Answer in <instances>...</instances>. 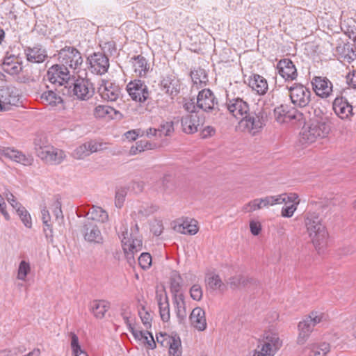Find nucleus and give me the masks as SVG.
Returning <instances> with one entry per match:
<instances>
[{
	"label": "nucleus",
	"instance_id": "1",
	"mask_svg": "<svg viewBox=\"0 0 356 356\" xmlns=\"http://www.w3.org/2000/svg\"><path fill=\"white\" fill-rule=\"evenodd\" d=\"M269 115L270 111L267 108L254 104L251 106V110L239 121V129L255 136L266 125Z\"/></svg>",
	"mask_w": 356,
	"mask_h": 356
},
{
	"label": "nucleus",
	"instance_id": "2",
	"mask_svg": "<svg viewBox=\"0 0 356 356\" xmlns=\"http://www.w3.org/2000/svg\"><path fill=\"white\" fill-rule=\"evenodd\" d=\"M309 237L318 253L323 252L328 243L329 235L318 213H307L304 219Z\"/></svg>",
	"mask_w": 356,
	"mask_h": 356
},
{
	"label": "nucleus",
	"instance_id": "3",
	"mask_svg": "<svg viewBox=\"0 0 356 356\" xmlns=\"http://www.w3.org/2000/svg\"><path fill=\"white\" fill-rule=\"evenodd\" d=\"M282 346V341L278 334L266 332L263 338L259 341L253 354L247 356H274Z\"/></svg>",
	"mask_w": 356,
	"mask_h": 356
},
{
	"label": "nucleus",
	"instance_id": "4",
	"mask_svg": "<svg viewBox=\"0 0 356 356\" xmlns=\"http://www.w3.org/2000/svg\"><path fill=\"white\" fill-rule=\"evenodd\" d=\"M59 63L72 72L77 74L80 72L83 65V58L80 51L72 46H65L58 53Z\"/></svg>",
	"mask_w": 356,
	"mask_h": 356
},
{
	"label": "nucleus",
	"instance_id": "5",
	"mask_svg": "<svg viewBox=\"0 0 356 356\" xmlns=\"http://www.w3.org/2000/svg\"><path fill=\"white\" fill-rule=\"evenodd\" d=\"M330 131V126L327 120H316L300 133V142L312 143L318 138L327 136Z\"/></svg>",
	"mask_w": 356,
	"mask_h": 356
},
{
	"label": "nucleus",
	"instance_id": "6",
	"mask_svg": "<svg viewBox=\"0 0 356 356\" xmlns=\"http://www.w3.org/2000/svg\"><path fill=\"white\" fill-rule=\"evenodd\" d=\"M66 92L63 90V95H67L70 97H74L77 99L86 101L92 97L94 94V88L92 84L85 79H79L68 86H65Z\"/></svg>",
	"mask_w": 356,
	"mask_h": 356
},
{
	"label": "nucleus",
	"instance_id": "7",
	"mask_svg": "<svg viewBox=\"0 0 356 356\" xmlns=\"http://www.w3.org/2000/svg\"><path fill=\"white\" fill-rule=\"evenodd\" d=\"M325 319V315L321 312H312L302 321L299 322L298 328L299 331L297 342L298 344H304L310 334L314 330V327Z\"/></svg>",
	"mask_w": 356,
	"mask_h": 356
},
{
	"label": "nucleus",
	"instance_id": "8",
	"mask_svg": "<svg viewBox=\"0 0 356 356\" xmlns=\"http://www.w3.org/2000/svg\"><path fill=\"white\" fill-rule=\"evenodd\" d=\"M118 236L122 242V247L129 263L134 261V254L140 251L143 246L142 240L138 237H129V233L125 227H121L118 232Z\"/></svg>",
	"mask_w": 356,
	"mask_h": 356
},
{
	"label": "nucleus",
	"instance_id": "9",
	"mask_svg": "<svg viewBox=\"0 0 356 356\" xmlns=\"http://www.w3.org/2000/svg\"><path fill=\"white\" fill-rule=\"evenodd\" d=\"M71 76L69 69L60 63L53 65L47 72V77L49 82L59 86H64V90H65V86L70 84Z\"/></svg>",
	"mask_w": 356,
	"mask_h": 356
},
{
	"label": "nucleus",
	"instance_id": "10",
	"mask_svg": "<svg viewBox=\"0 0 356 356\" xmlns=\"http://www.w3.org/2000/svg\"><path fill=\"white\" fill-rule=\"evenodd\" d=\"M88 70L94 74L102 75L108 72L109 59L103 52H94L87 58Z\"/></svg>",
	"mask_w": 356,
	"mask_h": 356
},
{
	"label": "nucleus",
	"instance_id": "11",
	"mask_svg": "<svg viewBox=\"0 0 356 356\" xmlns=\"http://www.w3.org/2000/svg\"><path fill=\"white\" fill-rule=\"evenodd\" d=\"M290 99L294 106L300 108L309 106L312 92L308 88L302 85L295 83L289 88Z\"/></svg>",
	"mask_w": 356,
	"mask_h": 356
},
{
	"label": "nucleus",
	"instance_id": "12",
	"mask_svg": "<svg viewBox=\"0 0 356 356\" xmlns=\"http://www.w3.org/2000/svg\"><path fill=\"white\" fill-rule=\"evenodd\" d=\"M127 90L132 100L144 103L149 97L147 86L143 81L134 79L127 85Z\"/></svg>",
	"mask_w": 356,
	"mask_h": 356
},
{
	"label": "nucleus",
	"instance_id": "13",
	"mask_svg": "<svg viewBox=\"0 0 356 356\" xmlns=\"http://www.w3.org/2000/svg\"><path fill=\"white\" fill-rule=\"evenodd\" d=\"M225 106L229 113L236 118H243L251 110L249 104L240 97H227Z\"/></svg>",
	"mask_w": 356,
	"mask_h": 356
},
{
	"label": "nucleus",
	"instance_id": "14",
	"mask_svg": "<svg viewBox=\"0 0 356 356\" xmlns=\"http://www.w3.org/2000/svg\"><path fill=\"white\" fill-rule=\"evenodd\" d=\"M197 107L203 111L209 112L218 109V100L210 89L200 90L197 97Z\"/></svg>",
	"mask_w": 356,
	"mask_h": 356
},
{
	"label": "nucleus",
	"instance_id": "15",
	"mask_svg": "<svg viewBox=\"0 0 356 356\" xmlns=\"http://www.w3.org/2000/svg\"><path fill=\"white\" fill-rule=\"evenodd\" d=\"M332 109L341 120H349L354 115L352 104L341 95H337L334 99Z\"/></svg>",
	"mask_w": 356,
	"mask_h": 356
},
{
	"label": "nucleus",
	"instance_id": "16",
	"mask_svg": "<svg viewBox=\"0 0 356 356\" xmlns=\"http://www.w3.org/2000/svg\"><path fill=\"white\" fill-rule=\"evenodd\" d=\"M312 85L316 95L322 99H327L332 94L333 84L327 77L314 76Z\"/></svg>",
	"mask_w": 356,
	"mask_h": 356
},
{
	"label": "nucleus",
	"instance_id": "17",
	"mask_svg": "<svg viewBox=\"0 0 356 356\" xmlns=\"http://www.w3.org/2000/svg\"><path fill=\"white\" fill-rule=\"evenodd\" d=\"M2 70L11 75H18L22 71V62L15 54H10L9 51L6 53L1 63Z\"/></svg>",
	"mask_w": 356,
	"mask_h": 356
},
{
	"label": "nucleus",
	"instance_id": "18",
	"mask_svg": "<svg viewBox=\"0 0 356 356\" xmlns=\"http://www.w3.org/2000/svg\"><path fill=\"white\" fill-rule=\"evenodd\" d=\"M180 121L182 131L187 134H192L198 131L204 119L198 115L197 112H192L182 116Z\"/></svg>",
	"mask_w": 356,
	"mask_h": 356
},
{
	"label": "nucleus",
	"instance_id": "19",
	"mask_svg": "<svg viewBox=\"0 0 356 356\" xmlns=\"http://www.w3.org/2000/svg\"><path fill=\"white\" fill-rule=\"evenodd\" d=\"M0 154L25 166L31 165L33 161L31 156L26 155L22 152L11 147H0Z\"/></svg>",
	"mask_w": 356,
	"mask_h": 356
},
{
	"label": "nucleus",
	"instance_id": "20",
	"mask_svg": "<svg viewBox=\"0 0 356 356\" xmlns=\"http://www.w3.org/2000/svg\"><path fill=\"white\" fill-rule=\"evenodd\" d=\"M81 232L84 239L93 243L101 244L103 243V237L98 226L93 222L85 220L83 224Z\"/></svg>",
	"mask_w": 356,
	"mask_h": 356
},
{
	"label": "nucleus",
	"instance_id": "21",
	"mask_svg": "<svg viewBox=\"0 0 356 356\" xmlns=\"http://www.w3.org/2000/svg\"><path fill=\"white\" fill-rule=\"evenodd\" d=\"M24 51L26 60L31 63H42L48 57L46 49L40 44L26 47Z\"/></svg>",
	"mask_w": 356,
	"mask_h": 356
},
{
	"label": "nucleus",
	"instance_id": "22",
	"mask_svg": "<svg viewBox=\"0 0 356 356\" xmlns=\"http://www.w3.org/2000/svg\"><path fill=\"white\" fill-rule=\"evenodd\" d=\"M277 70L285 81H293L298 76L296 67L289 58L281 59L277 64Z\"/></svg>",
	"mask_w": 356,
	"mask_h": 356
},
{
	"label": "nucleus",
	"instance_id": "23",
	"mask_svg": "<svg viewBox=\"0 0 356 356\" xmlns=\"http://www.w3.org/2000/svg\"><path fill=\"white\" fill-rule=\"evenodd\" d=\"M38 156L47 163L59 164L63 161L65 154L61 149L52 146H46L42 148V152H39Z\"/></svg>",
	"mask_w": 356,
	"mask_h": 356
},
{
	"label": "nucleus",
	"instance_id": "24",
	"mask_svg": "<svg viewBox=\"0 0 356 356\" xmlns=\"http://www.w3.org/2000/svg\"><path fill=\"white\" fill-rule=\"evenodd\" d=\"M99 92L104 100L115 102L120 97L121 90L118 86L106 82L99 88Z\"/></svg>",
	"mask_w": 356,
	"mask_h": 356
},
{
	"label": "nucleus",
	"instance_id": "25",
	"mask_svg": "<svg viewBox=\"0 0 356 356\" xmlns=\"http://www.w3.org/2000/svg\"><path fill=\"white\" fill-rule=\"evenodd\" d=\"M156 299L158 302L161 320L163 322L169 321L170 318V304L166 292L164 290L162 291H157Z\"/></svg>",
	"mask_w": 356,
	"mask_h": 356
},
{
	"label": "nucleus",
	"instance_id": "26",
	"mask_svg": "<svg viewBox=\"0 0 356 356\" xmlns=\"http://www.w3.org/2000/svg\"><path fill=\"white\" fill-rule=\"evenodd\" d=\"M77 215L79 217L84 216L87 218L88 221L92 220L104 223L108 220L107 212L102 208L97 206H92L87 212H84V213H78Z\"/></svg>",
	"mask_w": 356,
	"mask_h": 356
},
{
	"label": "nucleus",
	"instance_id": "27",
	"mask_svg": "<svg viewBox=\"0 0 356 356\" xmlns=\"http://www.w3.org/2000/svg\"><path fill=\"white\" fill-rule=\"evenodd\" d=\"M160 86L161 90L170 96H175L179 92L178 81L173 75L163 76Z\"/></svg>",
	"mask_w": 356,
	"mask_h": 356
},
{
	"label": "nucleus",
	"instance_id": "28",
	"mask_svg": "<svg viewBox=\"0 0 356 356\" xmlns=\"http://www.w3.org/2000/svg\"><path fill=\"white\" fill-rule=\"evenodd\" d=\"M189 318L192 325L199 331H204L207 328L205 312L201 307L194 308Z\"/></svg>",
	"mask_w": 356,
	"mask_h": 356
},
{
	"label": "nucleus",
	"instance_id": "29",
	"mask_svg": "<svg viewBox=\"0 0 356 356\" xmlns=\"http://www.w3.org/2000/svg\"><path fill=\"white\" fill-rule=\"evenodd\" d=\"M248 86L259 95H265L268 89L266 79L257 74L249 77Z\"/></svg>",
	"mask_w": 356,
	"mask_h": 356
},
{
	"label": "nucleus",
	"instance_id": "30",
	"mask_svg": "<svg viewBox=\"0 0 356 356\" xmlns=\"http://www.w3.org/2000/svg\"><path fill=\"white\" fill-rule=\"evenodd\" d=\"M172 303L179 323H184L187 316L184 294L173 296Z\"/></svg>",
	"mask_w": 356,
	"mask_h": 356
},
{
	"label": "nucleus",
	"instance_id": "31",
	"mask_svg": "<svg viewBox=\"0 0 356 356\" xmlns=\"http://www.w3.org/2000/svg\"><path fill=\"white\" fill-rule=\"evenodd\" d=\"M134 72L140 77H145L149 70L147 60L142 55L135 56L131 58Z\"/></svg>",
	"mask_w": 356,
	"mask_h": 356
},
{
	"label": "nucleus",
	"instance_id": "32",
	"mask_svg": "<svg viewBox=\"0 0 356 356\" xmlns=\"http://www.w3.org/2000/svg\"><path fill=\"white\" fill-rule=\"evenodd\" d=\"M109 308L110 303L104 300H95L90 305V310L97 318H104Z\"/></svg>",
	"mask_w": 356,
	"mask_h": 356
},
{
	"label": "nucleus",
	"instance_id": "33",
	"mask_svg": "<svg viewBox=\"0 0 356 356\" xmlns=\"http://www.w3.org/2000/svg\"><path fill=\"white\" fill-rule=\"evenodd\" d=\"M18 101L15 89L12 87H5L0 89V102L6 106L15 105Z\"/></svg>",
	"mask_w": 356,
	"mask_h": 356
},
{
	"label": "nucleus",
	"instance_id": "34",
	"mask_svg": "<svg viewBox=\"0 0 356 356\" xmlns=\"http://www.w3.org/2000/svg\"><path fill=\"white\" fill-rule=\"evenodd\" d=\"M40 99L43 104L51 106H56L57 105L63 103L62 97L52 90L42 92L40 96Z\"/></svg>",
	"mask_w": 356,
	"mask_h": 356
},
{
	"label": "nucleus",
	"instance_id": "35",
	"mask_svg": "<svg viewBox=\"0 0 356 356\" xmlns=\"http://www.w3.org/2000/svg\"><path fill=\"white\" fill-rule=\"evenodd\" d=\"M182 277L177 271H172L170 275V292L173 296L183 294L181 291Z\"/></svg>",
	"mask_w": 356,
	"mask_h": 356
},
{
	"label": "nucleus",
	"instance_id": "36",
	"mask_svg": "<svg viewBox=\"0 0 356 356\" xmlns=\"http://www.w3.org/2000/svg\"><path fill=\"white\" fill-rule=\"evenodd\" d=\"M169 356H181V343L179 337L174 334L168 337Z\"/></svg>",
	"mask_w": 356,
	"mask_h": 356
},
{
	"label": "nucleus",
	"instance_id": "37",
	"mask_svg": "<svg viewBox=\"0 0 356 356\" xmlns=\"http://www.w3.org/2000/svg\"><path fill=\"white\" fill-rule=\"evenodd\" d=\"M330 344L325 342L313 344L310 347L308 356H325L330 351Z\"/></svg>",
	"mask_w": 356,
	"mask_h": 356
},
{
	"label": "nucleus",
	"instance_id": "38",
	"mask_svg": "<svg viewBox=\"0 0 356 356\" xmlns=\"http://www.w3.org/2000/svg\"><path fill=\"white\" fill-rule=\"evenodd\" d=\"M191 76L195 84L206 85L208 81L207 72L201 67L192 70L191 72Z\"/></svg>",
	"mask_w": 356,
	"mask_h": 356
},
{
	"label": "nucleus",
	"instance_id": "39",
	"mask_svg": "<svg viewBox=\"0 0 356 356\" xmlns=\"http://www.w3.org/2000/svg\"><path fill=\"white\" fill-rule=\"evenodd\" d=\"M159 138L163 136H170L174 131V122L173 121H162L157 128Z\"/></svg>",
	"mask_w": 356,
	"mask_h": 356
},
{
	"label": "nucleus",
	"instance_id": "40",
	"mask_svg": "<svg viewBox=\"0 0 356 356\" xmlns=\"http://www.w3.org/2000/svg\"><path fill=\"white\" fill-rule=\"evenodd\" d=\"M206 283L212 290H222L224 284L219 275L213 274L208 276L206 279Z\"/></svg>",
	"mask_w": 356,
	"mask_h": 356
},
{
	"label": "nucleus",
	"instance_id": "41",
	"mask_svg": "<svg viewBox=\"0 0 356 356\" xmlns=\"http://www.w3.org/2000/svg\"><path fill=\"white\" fill-rule=\"evenodd\" d=\"M288 105H280L274 108L275 120L280 123L287 122Z\"/></svg>",
	"mask_w": 356,
	"mask_h": 356
},
{
	"label": "nucleus",
	"instance_id": "42",
	"mask_svg": "<svg viewBox=\"0 0 356 356\" xmlns=\"http://www.w3.org/2000/svg\"><path fill=\"white\" fill-rule=\"evenodd\" d=\"M251 281L252 280H250L242 275H237L229 278V284L232 288L236 289L241 286H245Z\"/></svg>",
	"mask_w": 356,
	"mask_h": 356
},
{
	"label": "nucleus",
	"instance_id": "43",
	"mask_svg": "<svg viewBox=\"0 0 356 356\" xmlns=\"http://www.w3.org/2000/svg\"><path fill=\"white\" fill-rule=\"evenodd\" d=\"M30 271L31 266L29 262L25 260L21 261L18 266L17 278L19 280L25 281Z\"/></svg>",
	"mask_w": 356,
	"mask_h": 356
},
{
	"label": "nucleus",
	"instance_id": "44",
	"mask_svg": "<svg viewBox=\"0 0 356 356\" xmlns=\"http://www.w3.org/2000/svg\"><path fill=\"white\" fill-rule=\"evenodd\" d=\"M16 211L24 226L28 228H31L32 227V221L29 211L22 206L17 208Z\"/></svg>",
	"mask_w": 356,
	"mask_h": 356
},
{
	"label": "nucleus",
	"instance_id": "45",
	"mask_svg": "<svg viewBox=\"0 0 356 356\" xmlns=\"http://www.w3.org/2000/svg\"><path fill=\"white\" fill-rule=\"evenodd\" d=\"M113 112H115V109L113 107L106 105H99L94 109V115L96 118H102L107 115H111Z\"/></svg>",
	"mask_w": 356,
	"mask_h": 356
},
{
	"label": "nucleus",
	"instance_id": "46",
	"mask_svg": "<svg viewBox=\"0 0 356 356\" xmlns=\"http://www.w3.org/2000/svg\"><path fill=\"white\" fill-rule=\"evenodd\" d=\"M138 315L145 327L147 330L150 329L152 327V316L146 310L144 306L138 311Z\"/></svg>",
	"mask_w": 356,
	"mask_h": 356
},
{
	"label": "nucleus",
	"instance_id": "47",
	"mask_svg": "<svg viewBox=\"0 0 356 356\" xmlns=\"http://www.w3.org/2000/svg\"><path fill=\"white\" fill-rule=\"evenodd\" d=\"M287 122L291 121H298L305 122V119L303 116V113L298 111L294 107L288 106V113H287Z\"/></svg>",
	"mask_w": 356,
	"mask_h": 356
},
{
	"label": "nucleus",
	"instance_id": "48",
	"mask_svg": "<svg viewBox=\"0 0 356 356\" xmlns=\"http://www.w3.org/2000/svg\"><path fill=\"white\" fill-rule=\"evenodd\" d=\"M261 200L264 207L282 204L284 202V196L277 195L274 196H266L264 198H261Z\"/></svg>",
	"mask_w": 356,
	"mask_h": 356
},
{
	"label": "nucleus",
	"instance_id": "49",
	"mask_svg": "<svg viewBox=\"0 0 356 356\" xmlns=\"http://www.w3.org/2000/svg\"><path fill=\"white\" fill-rule=\"evenodd\" d=\"M140 268L143 270H147L150 268L152 263V256L148 252H143L138 259Z\"/></svg>",
	"mask_w": 356,
	"mask_h": 356
},
{
	"label": "nucleus",
	"instance_id": "50",
	"mask_svg": "<svg viewBox=\"0 0 356 356\" xmlns=\"http://www.w3.org/2000/svg\"><path fill=\"white\" fill-rule=\"evenodd\" d=\"M89 147L90 145H87V143L77 147L73 152L74 157L77 159H82L85 156L90 155Z\"/></svg>",
	"mask_w": 356,
	"mask_h": 356
},
{
	"label": "nucleus",
	"instance_id": "51",
	"mask_svg": "<svg viewBox=\"0 0 356 356\" xmlns=\"http://www.w3.org/2000/svg\"><path fill=\"white\" fill-rule=\"evenodd\" d=\"M156 143L149 142L147 140H140L136 142V149H139V152L145 150L154 149L156 147Z\"/></svg>",
	"mask_w": 356,
	"mask_h": 356
},
{
	"label": "nucleus",
	"instance_id": "52",
	"mask_svg": "<svg viewBox=\"0 0 356 356\" xmlns=\"http://www.w3.org/2000/svg\"><path fill=\"white\" fill-rule=\"evenodd\" d=\"M190 295L193 300L196 301L200 300L203 295L200 285L198 284H193L190 289Z\"/></svg>",
	"mask_w": 356,
	"mask_h": 356
},
{
	"label": "nucleus",
	"instance_id": "53",
	"mask_svg": "<svg viewBox=\"0 0 356 356\" xmlns=\"http://www.w3.org/2000/svg\"><path fill=\"white\" fill-rule=\"evenodd\" d=\"M128 330L132 334L136 341H142L144 334H149V332L136 330L133 325H129Z\"/></svg>",
	"mask_w": 356,
	"mask_h": 356
},
{
	"label": "nucleus",
	"instance_id": "54",
	"mask_svg": "<svg viewBox=\"0 0 356 356\" xmlns=\"http://www.w3.org/2000/svg\"><path fill=\"white\" fill-rule=\"evenodd\" d=\"M61 206H62V204L59 199H56L53 202V204L51 205L53 213L55 216V217L56 218V219H58V218L63 219V218Z\"/></svg>",
	"mask_w": 356,
	"mask_h": 356
},
{
	"label": "nucleus",
	"instance_id": "55",
	"mask_svg": "<svg viewBox=\"0 0 356 356\" xmlns=\"http://www.w3.org/2000/svg\"><path fill=\"white\" fill-rule=\"evenodd\" d=\"M150 230L155 236H160L163 230V226L160 220H155L150 224Z\"/></svg>",
	"mask_w": 356,
	"mask_h": 356
},
{
	"label": "nucleus",
	"instance_id": "56",
	"mask_svg": "<svg viewBox=\"0 0 356 356\" xmlns=\"http://www.w3.org/2000/svg\"><path fill=\"white\" fill-rule=\"evenodd\" d=\"M3 195L7 201L14 209H17L20 206H22V204L17 201L14 195L9 190H6L3 193Z\"/></svg>",
	"mask_w": 356,
	"mask_h": 356
},
{
	"label": "nucleus",
	"instance_id": "57",
	"mask_svg": "<svg viewBox=\"0 0 356 356\" xmlns=\"http://www.w3.org/2000/svg\"><path fill=\"white\" fill-rule=\"evenodd\" d=\"M71 348L72 350L73 354H76L79 352L83 351L81 349L79 342V338L76 336V334L71 332Z\"/></svg>",
	"mask_w": 356,
	"mask_h": 356
},
{
	"label": "nucleus",
	"instance_id": "58",
	"mask_svg": "<svg viewBox=\"0 0 356 356\" xmlns=\"http://www.w3.org/2000/svg\"><path fill=\"white\" fill-rule=\"evenodd\" d=\"M280 195L284 196V201L283 203H292V204H296L297 207L299 204L298 195L297 193H291L289 194H280Z\"/></svg>",
	"mask_w": 356,
	"mask_h": 356
},
{
	"label": "nucleus",
	"instance_id": "59",
	"mask_svg": "<svg viewBox=\"0 0 356 356\" xmlns=\"http://www.w3.org/2000/svg\"><path fill=\"white\" fill-rule=\"evenodd\" d=\"M183 231H181L184 234H188L190 235H194L198 232V228L196 225L188 223L187 222H184L182 225Z\"/></svg>",
	"mask_w": 356,
	"mask_h": 356
},
{
	"label": "nucleus",
	"instance_id": "60",
	"mask_svg": "<svg viewBox=\"0 0 356 356\" xmlns=\"http://www.w3.org/2000/svg\"><path fill=\"white\" fill-rule=\"evenodd\" d=\"M143 135L144 131L141 129H133L128 131L124 134L126 138L130 141L136 140L139 136Z\"/></svg>",
	"mask_w": 356,
	"mask_h": 356
},
{
	"label": "nucleus",
	"instance_id": "61",
	"mask_svg": "<svg viewBox=\"0 0 356 356\" xmlns=\"http://www.w3.org/2000/svg\"><path fill=\"white\" fill-rule=\"evenodd\" d=\"M140 341L152 350L154 349L156 346L152 333L150 332L149 334H144V338Z\"/></svg>",
	"mask_w": 356,
	"mask_h": 356
},
{
	"label": "nucleus",
	"instance_id": "62",
	"mask_svg": "<svg viewBox=\"0 0 356 356\" xmlns=\"http://www.w3.org/2000/svg\"><path fill=\"white\" fill-rule=\"evenodd\" d=\"M346 83L354 89H356V70L350 71L346 76Z\"/></svg>",
	"mask_w": 356,
	"mask_h": 356
},
{
	"label": "nucleus",
	"instance_id": "63",
	"mask_svg": "<svg viewBox=\"0 0 356 356\" xmlns=\"http://www.w3.org/2000/svg\"><path fill=\"white\" fill-rule=\"evenodd\" d=\"M296 209L297 207L296 204H291L290 206L283 207L282 209V216L284 218H291Z\"/></svg>",
	"mask_w": 356,
	"mask_h": 356
},
{
	"label": "nucleus",
	"instance_id": "64",
	"mask_svg": "<svg viewBox=\"0 0 356 356\" xmlns=\"http://www.w3.org/2000/svg\"><path fill=\"white\" fill-rule=\"evenodd\" d=\"M34 144L38 155L39 152L42 151L43 147L49 146L47 145V141L45 140V138H42V137H37L35 139Z\"/></svg>",
	"mask_w": 356,
	"mask_h": 356
}]
</instances>
